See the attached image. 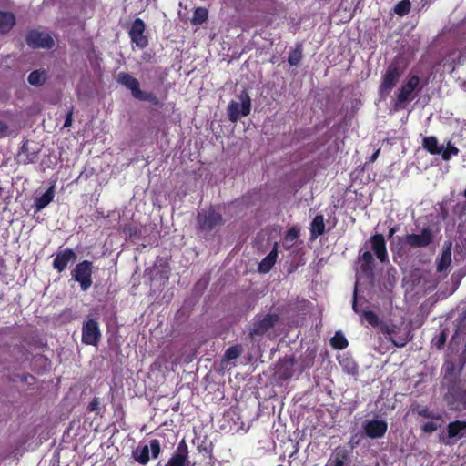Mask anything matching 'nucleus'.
<instances>
[{
  "mask_svg": "<svg viewBox=\"0 0 466 466\" xmlns=\"http://www.w3.org/2000/svg\"><path fill=\"white\" fill-rule=\"evenodd\" d=\"M441 387L446 390L444 399L449 405L461 402L466 408V390L462 391L461 381L457 376H443Z\"/></svg>",
  "mask_w": 466,
  "mask_h": 466,
  "instance_id": "f257e3e1",
  "label": "nucleus"
},
{
  "mask_svg": "<svg viewBox=\"0 0 466 466\" xmlns=\"http://www.w3.org/2000/svg\"><path fill=\"white\" fill-rule=\"evenodd\" d=\"M403 73V67H401V66L397 62H393L388 66L384 75L382 76L381 83L379 88L380 96L381 98H386V96L397 85Z\"/></svg>",
  "mask_w": 466,
  "mask_h": 466,
  "instance_id": "f03ea898",
  "label": "nucleus"
},
{
  "mask_svg": "<svg viewBox=\"0 0 466 466\" xmlns=\"http://www.w3.org/2000/svg\"><path fill=\"white\" fill-rule=\"evenodd\" d=\"M238 101H231L228 106V116L231 122H237L240 117L247 116L250 113L251 99L247 91H242L238 96Z\"/></svg>",
  "mask_w": 466,
  "mask_h": 466,
  "instance_id": "7ed1b4c3",
  "label": "nucleus"
},
{
  "mask_svg": "<svg viewBox=\"0 0 466 466\" xmlns=\"http://www.w3.org/2000/svg\"><path fill=\"white\" fill-rule=\"evenodd\" d=\"M93 264L84 260L76 265L71 271L72 279L80 284L81 289L86 291L92 286Z\"/></svg>",
  "mask_w": 466,
  "mask_h": 466,
  "instance_id": "20e7f679",
  "label": "nucleus"
},
{
  "mask_svg": "<svg viewBox=\"0 0 466 466\" xmlns=\"http://www.w3.org/2000/svg\"><path fill=\"white\" fill-rule=\"evenodd\" d=\"M151 451L152 457L157 459L160 452L161 447L159 441L157 439L150 440L149 444L138 445L132 451L133 459L140 463L141 465H146L149 461V452Z\"/></svg>",
  "mask_w": 466,
  "mask_h": 466,
  "instance_id": "39448f33",
  "label": "nucleus"
},
{
  "mask_svg": "<svg viewBox=\"0 0 466 466\" xmlns=\"http://www.w3.org/2000/svg\"><path fill=\"white\" fill-rule=\"evenodd\" d=\"M222 217L215 209L201 210L198 213L197 221L200 230L209 232L222 224Z\"/></svg>",
  "mask_w": 466,
  "mask_h": 466,
  "instance_id": "423d86ee",
  "label": "nucleus"
},
{
  "mask_svg": "<svg viewBox=\"0 0 466 466\" xmlns=\"http://www.w3.org/2000/svg\"><path fill=\"white\" fill-rule=\"evenodd\" d=\"M420 78L418 76H411L409 77L406 84L400 89L397 95L396 107H403L404 105L414 99V91L419 86Z\"/></svg>",
  "mask_w": 466,
  "mask_h": 466,
  "instance_id": "0eeeda50",
  "label": "nucleus"
},
{
  "mask_svg": "<svg viewBox=\"0 0 466 466\" xmlns=\"http://www.w3.org/2000/svg\"><path fill=\"white\" fill-rule=\"evenodd\" d=\"M100 339L98 322L93 319L85 321L82 326V342L86 345L96 346Z\"/></svg>",
  "mask_w": 466,
  "mask_h": 466,
  "instance_id": "6e6552de",
  "label": "nucleus"
},
{
  "mask_svg": "<svg viewBox=\"0 0 466 466\" xmlns=\"http://www.w3.org/2000/svg\"><path fill=\"white\" fill-rule=\"evenodd\" d=\"M462 438H466V420H455L447 425L446 433L442 435L441 441L450 445Z\"/></svg>",
  "mask_w": 466,
  "mask_h": 466,
  "instance_id": "1a4fd4ad",
  "label": "nucleus"
},
{
  "mask_svg": "<svg viewBox=\"0 0 466 466\" xmlns=\"http://www.w3.org/2000/svg\"><path fill=\"white\" fill-rule=\"evenodd\" d=\"M278 321L279 316L277 314H267L264 317L257 318L249 330V337L254 339L265 334Z\"/></svg>",
  "mask_w": 466,
  "mask_h": 466,
  "instance_id": "9d476101",
  "label": "nucleus"
},
{
  "mask_svg": "<svg viewBox=\"0 0 466 466\" xmlns=\"http://www.w3.org/2000/svg\"><path fill=\"white\" fill-rule=\"evenodd\" d=\"M26 43L33 48H51L54 41L51 35L46 32L31 31L26 35Z\"/></svg>",
  "mask_w": 466,
  "mask_h": 466,
  "instance_id": "9b49d317",
  "label": "nucleus"
},
{
  "mask_svg": "<svg viewBox=\"0 0 466 466\" xmlns=\"http://www.w3.org/2000/svg\"><path fill=\"white\" fill-rule=\"evenodd\" d=\"M432 231L430 228H423L420 234H408L405 244L410 248H425L432 242Z\"/></svg>",
  "mask_w": 466,
  "mask_h": 466,
  "instance_id": "f8f14e48",
  "label": "nucleus"
},
{
  "mask_svg": "<svg viewBox=\"0 0 466 466\" xmlns=\"http://www.w3.org/2000/svg\"><path fill=\"white\" fill-rule=\"evenodd\" d=\"M145 29V23L140 18H137L133 22L132 26L129 30V36L131 38L132 43L136 44V46L140 49L145 48L148 44L147 37L144 34Z\"/></svg>",
  "mask_w": 466,
  "mask_h": 466,
  "instance_id": "ddd939ff",
  "label": "nucleus"
},
{
  "mask_svg": "<svg viewBox=\"0 0 466 466\" xmlns=\"http://www.w3.org/2000/svg\"><path fill=\"white\" fill-rule=\"evenodd\" d=\"M167 466H193L188 461V447L185 440L180 441L174 453L166 464Z\"/></svg>",
  "mask_w": 466,
  "mask_h": 466,
  "instance_id": "4468645a",
  "label": "nucleus"
},
{
  "mask_svg": "<svg viewBox=\"0 0 466 466\" xmlns=\"http://www.w3.org/2000/svg\"><path fill=\"white\" fill-rule=\"evenodd\" d=\"M388 429V424L382 420H369L363 424L365 434L371 439H379L384 436Z\"/></svg>",
  "mask_w": 466,
  "mask_h": 466,
  "instance_id": "2eb2a0df",
  "label": "nucleus"
},
{
  "mask_svg": "<svg viewBox=\"0 0 466 466\" xmlns=\"http://www.w3.org/2000/svg\"><path fill=\"white\" fill-rule=\"evenodd\" d=\"M76 259V254L72 249L66 248L64 250H59L53 261V267L58 272H62L66 269L70 261H75Z\"/></svg>",
  "mask_w": 466,
  "mask_h": 466,
  "instance_id": "dca6fc26",
  "label": "nucleus"
},
{
  "mask_svg": "<svg viewBox=\"0 0 466 466\" xmlns=\"http://www.w3.org/2000/svg\"><path fill=\"white\" fill-rule=\"evenodd\" d=\"M116 81L118 84L127 88L131 92L134 98H137V96H138L141 92L138 80L128 73H119L117 75Z\"/></svg>",
  "mask_w": 466,
  "mask_h": 466,
  "instance_id": "f3484780",
  "label": "nucleus"
},
{
  "mask_svg": "<svg viewBox=\"0 0 466 466\" xmlns=\"http://www.w3.org/2000/svg\"><path fill=\"white\" fill-rule=\"evenodd\" d=\"M20 130V125L17 121L7 119L5 115H0V138L7 137H16Z\"/></svg>",
  "mask_w": 466,
  "mask_h": 466,
  "instance_id": "a211bd4d",
  "label": "nucleus"
},
{
  "mask_svg": "<svg viewBox=\"0 0 466 466\" xmlns=\"http://www.w3.org/2000/svg\"><path fill=\"white\" fill-rule=\"evenodd\" d=\"M370 243L371 249L374 251L378 259L381 262L387 261L388 254L384 237L381 234H376L370 238Z\"/></svg>",
  "mask_w": 466,
  "mask_h": 466,
  "instance_id": "6ab92c4d",
  "label": "nucleus"
},
{
  "mask_svg": "<svg viewBox=\"0 0 466 466\" xmlns=\"http://www.w3.org/2000/svg\"><path fill=\"white\" fill-rule=\"evenodd\" d=\"M451 263V242L446 241L443 245L441 255L437 260V271L446 270Z\"/></svg>",
  "mask_w": 466,
  "mask_h": 466,
  "instance_id": "aec40b11",
  "label": "nucleus"
},
{
  "mask_svg": "<svg viewBox=\"0 0 466 466\" xmlns=\"http://www.w3.org/2000/svg\"><path fill=\"white\" fill-rule=\"evenodd\" d=\"M15 25V16L13 13L0 11V35L8 33Z\"/></svg>",
  "mask_w": 466,
  "mask_h": 466,
  "instance_id": "412c9836",
  "label": "nucleus"
},
{
  "mask_svg": "<svg viewBox=\"0 0 466 466\" xmlns=\"http://www.w3.org/2000/svg\"><path fill=\"white\" fill-rule=\"evenodd\" d=\"M277 256V243H275L271 252L266 258H264L263 260L259 263L258 271L261 273L268 272L275 264Z\"/></svg>",
  "mask_w": 466,
  "mask_h": 466,
  "instance_id": "4be33fe9",
  "label": "nucleus"
},
{
  "mask_svg": "<svg viewBox=\"0 0 466 466\" xmlns=\"http://www.w3.org/2000/svg\"><path fill=\"white\" fill-rule=\"evenodd\" d=\"M422 147L432 155H438L442 152V146L439 145L437 137L433 136L425 137L422 140Z\"/></svg>",
  "mask_w": 466,
  "mask_h": 466,
  "instance_id": "5701e85b",
  "label": "nucleus"
},
{
  "mask_svg": "<svg viewBox=\"0 0 466 466\" xmlns=\"http://www.w3.org/2000/svg\"><path fill=\"white\" fill-rule=\"evenodd\" d=\"M54 187H50L41 197L35 198V211L38 212L45 208L54 198Z\"/></svg>",
  "mask_w": 466,
  "mask_h": 466,
  "instance_id": "b1692460",
  "label": "nucleus"
},
{
  "mask_svg": "<svg viewBox=\"0 0 466 466\" xmlns=\"http://www.w3.org/2000/svg\"><path fill=\"white\" fill-rule=\"evenodd\" d=\"M325 231L324 218L322 215H317L311 222V235L313 238L321 236Z\"/></svg>",
  "mask_w": 466,
  "mask_h": 466,
  "instance_id": "393cba45",
  "label": "nucleus"
},
{
  "mask_svg": "<svg viewBox=\"0 0 466 466\" xmlns=\"http://www.w3.org/2000/svg\"><path fill=\"white\" fill-rule=\"evenodd\" d=\"M46 72L45 70H35L28 76V82L35 86H42L46 80Z\"/></svg>",
  "mask_w": 466,
  "mask_h": 466,
  "instance_id": "a878e982",
  "label": "nucleus"
},
{
  "mask_svg": "<svg viewBox=\"0 0 466 466\" xmlns=\"http://www.w3.org/2000/svg\"><path fill=\"white\" fill-rule=\"evenodd\" d=\"M347 454L344 451L334 453L325 466H344Z\"/></svg>",
  "mask_w": 466,
  "mask_h": 466,
  "instance_id": "bb28decb",
  "label": "nucleus"
},
{
  "mask_svg": "<svg viewBox=\"0 0 466 466\" xmlns=\"http://www.w3.org/2000/svg\"><path fill=\"white\" fill-rule=\"evenodd\" d=\"M208 19V10L203 7H198L194 11L193 17L191 19L192 25H201Z\"/></svg>",
  "mask_w": 466,
  "mask_h": 466,
  "instance_id": "cd10ccee",
  "label": "nucleus"
},
{
  "mask_svg": "<svg viewBox=\"0 0 466 466\" xmlns=\"http://www.w3.org/2000/svg\"><path fill=\"white\" fill-rule=\"evenodd\" d=\"M302 58V46L297 45L294 49L289 52L288 62L290 66H297Z\"/></svg>",
  "mask_w": 466,
  "mask_h": 466,
  "instance_id": "c85d7f7f",
  "label": "nucleus"
},
{
  "mask_svg": "<svg viewBox=\"0 0 466 466\" xmlns=\"http://www.w3.org/2000/svg\"><path fill=\"white\" fill-rule=\"evenodd\" d=\"M330 344L334 349L343 350L348 346V341L341 332H336L330 339Z\"/></svg>",
  "mask_w": 466,
  "mask_h": 466,
  "instance_id": "c756f323",
  "label": "nucleus"
},
{
  "mask_svg": "<svg viewBox=\"0 0 466 466\" xmlns=\"http://www.w3.org/2000/svg\"><path fill=\"white\" fill-rule=\"evenodd\" d=\"M361 317L372 327L379 328L381 324V320L379 319L377 314L370 310H364L361 313Z\"/></svg>",
  "mask_w": 466,
  "mask_h": 466,
  "instance_id": "7c9ffc66",
  "label": "nucleus"
},
{
  "mask_svg": "<svg viewBox=\"0 0 466 466\" xmlns=\"http://www.w3.org/2000/svg\"><path fill=\"white\" fill-rule=\"evenodd\" d=\"M299 230L294 228L288 230L283 241L286 248H290L294 245L295 240L299 238Z\"/></svg>",
  "mask_w": 466,
  "mask_h": 466,
  "instance_id": "2f4dec72",
  "label": "nucleus"
},
{
  "mask_svg": "<svg viewBox=\"0 0 466 466\" xmlns=\"http://www.w3.org/2000/svg\"><path fill=\"white\" fill-rule=\"evenodd\" d=\"M410 8H411V4H410V0H402L395 5L394 12L397 15L403 16L410 13Z\"/></svg>",
  "mask_w": 466,
  "mask_h": 466,
  "instance_id": "473e14b6",
  "label": "nucleus"
},
{
  "mask_svg": "<svg viewBox=\"0 0 466 466\" xmlns=\"http://www.w3.org/2000/svg\"><path fill=\"white\" fill-rule=\"evenodd\" d=\"M140 101H147L150 102L153 105H159V99L157 97V96L151 92H145L142 91L139 93L138 96H137V98Z\"/></svg>",
  "mask_w": 466,
  "mask_h": 466,
  "instance_id": "72a5a7b5",
  "label": "nucleus"
},
{
  "mask_svg": "<svg viewBox=\"0 0 466 466\" xmlns=\"http://www.w3.org/2000/svg\"><path fill=\"white\" fill-rule=\"evenodd\" d=\"M441 154L442 159L448 161L452 156H457L459 154V149L449 141L447 143V148L445 150L442 148V152Z\"/></svg>",
  "mask_w": 466,
  "mask_h": 466,
  "instance_id": "f704fd0d",
  "label": "nucleus"
},
{
  "mask_svg": "<svg viewBox=\"0 0 466 466\" xmlns=\"http://www.w3.org/2000/svg\"><path fill=\"white\" fill-rule=\"evenodd\" d=\"M363 264L361 266L364 271L371 270L374 262L373 256L370 251H365L362 254Z\"/></svg>",
  "mask_w": 466,
  "mask_h": 466,
  "instance_id": "c9c22d12",
  "label": "nucleus"
},
{
  "mask_svg": "<svg viewBox=\"0 0 466 466\" xmlns=\"http://www.w3.org/2000/svg\"><path fill=\"white\" fill-rule=\"evenodd\" d=\"M241 352L242 350L240 346H232L227 350L225 357L228 360H236L240 356Z\"/></svg>",
  "mask_w": 466,
  "mask_h": 466,
  "instance_id": "e433bc0d",
  "label": "nucleus"
},
{
  "mask_svg": "<svg viewBox=\"0 0 466 466\" xmlns=\"http://www.w3.org/2000/svg\"><path fill=\"white\" fill-rule=\"evenodd\" d=\"M383 334H386L388 336V339L392 337L393 334L396 333L397 327L395 325L390 326L383 321L378 328Z\"/></svg>",
  "mask_w": 466,
  "mask_h": 466,
  "instance_id": "4c0bfd02",
  "label": "nucleus"
},
{
  "mask_svg": "<svg viewBox=\"0 0 466 466\" xmlns=\"http://www.w3.org/2000/svg\"><path fill=\"white\" fill-rule=\"evenodd\" d=\"M418 414L423 416L425 418L431 419H438L439 417L435 416L432 411H430L426 407H420L418 409Z\"/></svg>",
  "mask_w": 466,
  "mask_h": 466,
  "instance_id": "58836bf2",
  "label": "nucleus"
},
{
  "mask_svg": "<svg viewBox=\"0 0 466 466\" xmlns=\"http://www.w3.org/2000/svg\"><path fill=\"white\" fill-rule=\"evenodd\" d=\"M438 429V425L435 423V422H432V421H430V422H426L423 426H422V430L423 431L427 432V433H432L434 432L435 431H437Z\"/></svg>",
  "mask_w": 466,
  "mask_h": 466,
  "instance_id": "ea45409f",
  "label": "nucleus"
},
{
  "mask_svg": "<svg viewBox=\"0 0 466 466\" xmlns=\"http://www.w3.org/2000/svg\"><path fill=\"white\" fill-rule=\"evenodd\" d=\"M445 374L444 376H457L454 373V364L452 362H446L444 364Z\"/></svg>",
  "mask_w": 466,
  "mask_h": 466,
  "instance_id": "a19ab883",
  "label": "nucleus"
},
{
  "mask_svg": "<svg viewBox=\"0 0 466 466\" xmlns=\"http://www.w3.org/2000/svg\"><path fill=\"white\" fill-rule=\"evenodd\" d=\"M100 401L98 398H94L92 401L89 403L87 410L88 411H98L99 410Z\"/></svg>",
  "mask_w": 466,
  "mask_h": 466,
  "instance_id": "79ce46f5",
  "label": "nucleus"
},
{
  "mask_svg": "<svg viewBox=\"0 0 466 466\" xmlns=\"http://www.w3.org/2000/svg\"><path fill=\"white\" fill-rule=\"evenodd\" d=\"M389 340H390L396 347L399 348L404 347L408 342V339L405 338L395 339L393 337H390L389 338Z\"/></svg>",
  "mask_w": 466,
  "mask_h": 466,
  "instance_id": "37998d69",
  "label": "nucleus"
},
{
  "mask_svg": "<svg viewBox=\"0 0 466 466\" xmlns=\"http://www.w3.org/2000/svg\"><path fill=\"white\" fill-rule=\"evenodd\" d=\"M345 370H347V372L349 374H356L358 373V367L357 365L352 362V361H349L348 364L345 366Z\"/></svg>",
  "mask_w": 466,
  "mask_h": 466,
  "instance_id": "c03bdc74",
  "label": "nucleus"
},
{
  "mask_svg": "<svg viewBox=\"0 0 466 466\" xmlns=\"http://www.w3.org/2000/svg\"><path fill=\"white\" fill-rule=\"evenodd\" d=\"M446 342V335L444 332H442L439 338L437 339L435 345L438 349H441Z\"/></svg>",
  "mask_w": 466,
  "mask_h": 466,
  "instance_id": "a18cd8bd",
  "label": "nucleus"
},
{
  "mask_svg": "<svg viewBox=\"0 0 466 466\" xmlns=\"http://www.w3.org/2000/svg\"><path fill=\"white\" fill-rule=\"evenodd\" d=\"M72 122H73V110L71 109L68 111V113L66 115V120L64 123V127H71Z\"/></svg>",
  "mask_w": 466,
  "mask_h": 466,
  "instance_id": "49530a36",
  "label": "nucleus"
},
{
  "mask_svg": "<svg viewBox=\"0 0 466 466\" xmlns=\"http://www.w3.org/2000/svg\"><path fill=\"white\" fill-rule=\"evenodd\" d=\"M357 286H358V283L356 282V284H355V288H354V292H353L352 309H353L356 313H359V310H358V308H357Z\"/></svg>",
  "mask_w": 466,
  "mask_h": 466,
  "instance_id": "de8ad7c7",
  "label": "nucleus"
},
{
  "mask_svg": "<svg viewBox=\"0 0 466 466\" xmlns=\"http://www.w3.org/2000/svg\"><path fill=\"white\" fill-rule=\"evenodd\" d=\"M380 155V149H377L370 157V162H374Z\"/></svg>",
  "mask_w": 466,
  "mask_h": 466,
  "instance_id": "09e8293b",
  "label": "nucleus"
},
{
  "mask_svg": "<svg viewBox=\"0 0 466 466\" xmlns=\"http://www.w3.org/2000/svg\"><path fill=\"white\" fill-rule=\"evenodd\" d=\"M25 153V145H24L22 147V149H21L20 153L18 154V157H19L20 159H22V157H24Z\"/></svg>",
  "mask_w": 466,
  "mask_h": 466,
  "instance_id": "8fccbe9b",
  "label": "nucleus"
},
{
  "mask_svg": "<svg viewBox=\"0 0 466 466\" xmlns=\"http://www.w3.org/2000/svg\"><path fill=\"white\" fill-rule=\"evenodd\" d=\"M394 233H395V228H390L389 231V238H391Z\"/></svg>",
  "mask_w": 466,
  "mask_h": 466,
  "instance_id": "3c124183",
  "label": "nucleus"
},
{
  "mask_svg": "<svg viewBox=\"0 0 466 466\" xmlns=\"http://www.w3.org/2000/svg\"><path fill=\"white\" fill-rule=\"evenodd\" d=\"M20 161H22L23 163H28V160L27 159H20ZM29 162H32V159H29Z\"/></svg>",
  "mask_w": 466,
  "mask_h": 466,
  "instance_id": "603ef678",
  "label": "nucleus"
},
{
  "mask_svg": "<svg viewBox=\"0 0 466 466\" xmlns=\"http://www.w3.org/2000/svg\"><path fill=\"white\" fill-rule=\"evenodd\" d=\"M464 196L466 197V188H465V191H464Z\"/></svg>",
  "mask_w": 466,
  "mask_h": 466,
  "instance_id": "864d4df0",
  "label": "nucleus"
},
{
  "mask_svg": "<svg viewBox=\"0 0 466 466\" xmlns=\"http://www.w3.org/2000/svg\"><path fill=\"white\" fill-rule=\"evenodd\" d=\"M157 466H159V463Z\"/></svg>",
  "mask_w": 466,
  "mask_h": 466,
  "instance_id": "5fc2aeb1",
  "label": "nucleus"
}]
</instances>
